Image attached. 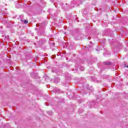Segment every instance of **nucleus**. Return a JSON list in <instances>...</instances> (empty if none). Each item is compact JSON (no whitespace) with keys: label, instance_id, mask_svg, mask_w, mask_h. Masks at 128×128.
<instances>
[{"label":"nucleus","instance_id":"1","mask_svg":"<svg viewBox=\"0 0 128 128\" xmlns=\"http://www.w3.org/2000/svg\"><path fill=\"white\" fill-rule=\"evenodd\" d=\"M104 64L110 66V64H112V63H110V62H104Z\"/></svg>","mask_w":128,"mask_h":128},{"label":"nucleus","instance_id":"2","mask_svg":"<svg viewBox=\"0 0 128 128\" xmlns=\"http://www.w3.org/2000/svg\"><path fill=\"white\" fill-rule=\"evenodd\" d=\"M80 70H81L82 72V70H84V67H81L80 68Z\"/></svg>","mask_w":128,"mask_h":128},{"label":"nucleus","instance_id":"3","mask_svg":"<svg viewBox=\"0 0 128 128\" xmlns=\"http://www.w3.org/2000/svg\"><path fill=\"white\" fill-rule=\"evenodd\" d=\"M24 24H28V20H24Z\"/></svg>","mask_w":128,"mask_h":128},{"label":"nucleus","instance_id":"4","mask_svg":"<svg viewBox=\"0 0 128 128\" xmlns=\"http://www.w3.org/2000/svg\"><path fill=\"white\" fill-rule=\"evenodd\" d=\"M52 72H56L54 71V68L52 69Z\"/></svg>","mask_w":128,"mask_h":128},{"label":"nucleus","instance_id":"5","mask_svg":"<svg viewBox=\"0 0 128 128\" xmlns=\"http://www.w3.org/2000/svg\"><path fill=\"white\" fill-rule=\"evenodd\" d=\"M126 66V68H128V66Z\"/></svg>","mask_w":128,"mask_h":128}]
</instances>
